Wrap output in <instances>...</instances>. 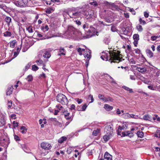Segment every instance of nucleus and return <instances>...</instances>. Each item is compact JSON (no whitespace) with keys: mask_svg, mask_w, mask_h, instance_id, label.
Segmentation results:
<instances>
[{"mask_svg":"<svg viewBox=\"0 0 160 160\" xmlns=\"http://www.w3.org/2000/svg\"><path fill=\"white\" fill-rule=\"evenodd\" d=\"M120 52H117L110 50L109 51V56L105 55V56L102 55L101 58L103 60H108L111 63L112 62L118 63L122 60V57H121ZM124 60V59H123Z\"/></svg>","mask_w":160,"mask_h":160,"instance_id":"nucleus-1","label":"nucleus"},{"mask_svg":"<svg viewBox=\"0 0 160 160\" xmlns=\"http://www.w3.org/2000/svg\"><path fill=\"white\" fill-rule=\"evenodd\" d=\"M81 33L74 27L69 26L68 30L65 33V35L68 38H74L80 35Z\"/></svg>","mask_w":160,"mask_h":160,"instance_id":"nucleus-2","label":"nucleus"},{"mask_svg":"<svg viewBox=\"0 0 160 160\" xmlns=\"http://www.w3.org/2000/svg\"><path fill=\"white\" fill-rule=\"evenodd\" d=\"M70 18H79L80 16V12H78L74 7L68 8L65 12Z\"/></svg>","mask_w":160,"mask_h":160,"instance_id":"nucleus-3","label":"nucleus"},{"mask_svg":"<svg viewBox=\"0 0 160 160\" xmlns=\"http://www.w3.org/2000/svg\"><path fill=\"white\" fill-rule=\"evenodd\" d=\"M97 16V13L93 11L90 10H88L84 14L85 18L86 19L89 20L90 21L92 19H94Z\"/></svg>","mask_w":160,"mask_h":160,"instance_id":"nucleus-4","label":"nucleus"},{"mask_svg":"<svg viewBox=\"0 0 160 160\" xmlns=\"http://www.w3.org/2000/svg\"><path fill=\"white\" fill-rule=\"evenodd\" d=\"M57 101L62 104H66L68 103V101L66 97L62 94L60 93L57 96Z\"/></svg>","mask_w":160,"mask_h":160,"instance_id":"nucleus-5","label":"nucleus"},{"mask_svg":"<svg viewBox=\"0 0 160 160\" xmlns=\"http://www.w3.org/2000/svg\"><path fill=\"white\" fill-rule=\"evenodd\" d=\"M28 2V0H20L18 1H16L13 3L16 6L22 7H26Z\"/></svg>","mask_w":160,"mask_h":160,"instance_id":"nucleus-6","label":"nucleus"},{"mask_svg":"<svg viewBox=\"0 0 160 160\" xmlns=\"http://www.w3.org/2000/svg\"><path fill=\"white\" fill-rule=\"evenodd\" d=\"M104 132L107 134H112L113 133V126L112 124L107 125L105 127Z\"/></svg>","mask_w":160,"mask_h":160,"instance_id":"nucleus-7","label":"nucleus"},{"mask_svg":"<svg viewBox=\"0 0 160 160\" xmlns=\"http://www.w3.org/2000/svg\"><path fill=\"white\" fill-rule=\"evenodd\" d=\"M134 129H135L134 128H132L131 129V131H128L122 132V136L125 137L128 136L129 137H132L134 134L133 133L131 132V131H132L134 130Z\"/></svg>","mask_w":160,"mask_h":160,"instance_id":"nucleus-8","label":"nucleus"},{"mask_svg":"<svg viewBox=\"0 0 160 160\" xmlns=\"http://www.w3.org/2000/svg\"><path fill=\"white\" fill-rule=\"evenodd\" d=\"M41 147L45 150L50 149L51 147V145L47 142H43L41 144Z\"/></svg>","mask_w":160,"mask_h":160,"instance_id":"nucleus-9","label":"nucleus"},{"mask_svg":"<svg viewBox=\"0 0 160 160\" xmlns=\"http://www.w3.org/2000/svg\"><path fill=\"white\" fill-rule=\"evenodd\" d=\"M50 120L55 125L59 126L60 127H62V124L58 121L56 118H51Z\"/></svg>","mask_w":160,"mask_h":160,"instance_id":"nucleus-10","label":"nucleus"},{"mask_svg":"<svg viewBox=\"0 0 160 160\" xmlns=\"http://www.w3.org/2000/svg\"><path fill=\"white\" fill-rule=\"evenodd\" d=\"M5 124V117L2 115H0V127L4 126Z\"/></svg>","mask_w":160,"mask_h":160,"instance_id":"nucleus-11","label":"nucleus"},{"mask_svg":"<svg viewBox=\"0 0 160 160\" xmlns=\"http://www.w3.org/2000/svg\"><path fill=\"white\" fill-rule=\"evenodd\" d=\"M91 51L89 49L87 50L86 52L84 54L85 58H87L88 59H89L91 58Z\"/></svg>","mask_w":160,"mask_h":160,"instance_id":"nucleus-12","label":"nucleus"},{"mask_svg":"<svg viewBox=\"0 0 160 160\" xmlns=\"http://www.w3.org/2000/svg\"><path fill=\"white\" fill-rule=\"evenodd\" d=\"M112 136V134H107V135L103 136V139L105 142L108 141Z\"/></svg>","mask_w":160,"mask_h":160,"instance_id":"nucleus-13","label":"nucleus"},{"mask_svg":"<svg viewBox=\"0 0 160 160\" xmlns=\"http://www.w3.org/2000/svg\"><path fill=\"white\" fill-rule=\"evenodd\" d=\"M13 89L12 86H11L8 87L7 90L6 95H11L12 93Z\"/></svg>","mask_w":160,"mask_h":160,"instance_id":"nucleus-14","label":"nucleus"},{"mask_svg":"<svg viewBox=\"0 0 160 160\" xmlns=\"http://www.w3.org/2000/svg\"><path fill=\"white\" fill-rule=\"evenodd\" d=\"M65 50L62 47H60L59 49V53L58 54V56L65 55Z\"/></svg>","mask_w":160,"mask_h":160,"instance_id":"nucleus-15","label":"nucleus"},{"mask_svg":"<svg viewBox=\"0 0 160 160\" xmlns=\"http://www.w3.org/2000/svg\"><path fill=\"white\" fill-rule=\"evenodd\" d=\"M136 69L137 71L141 73L145 72L147 70L146 68L143 67H137Z\"/></svg>","mask_w":160,"mask_h":160,"instance_id":"nucleus-16","label":"nucleus"},{"mask_svg":"<svg viewBox=\"0 0 160 160\" xmlns=\"http://www.w3.org/2000/svg\"><path fill=\"white\" fill-rule=\"evenodd\" d=\"M50 52L48 51H46L43 55V57L46 58H48L51 57Z\"/></svg>","mask_w":160,"mask_h":160,"instance_id":"nucleus-17","label":"nucleus"},{"mask_svg":"<svg viewBox=\"0 0 160 160\" xmlns=\"http://www.w3.org/2000/svg\"><path fill=\"white\" fill-rule=\"evenodd\" d=\"M103 160H111V155L108 153H105Z\"/></svg>","mask_w":160,"mask_h":160,"instance_id":"nucleus-18","label":"nucleus"},{"mask_svg":"<svg viewBox=\"0 0 160 160\" xmlns=\"http://www.w3.org/2000/svg\"><path fill=\"white\" fill-rule=\"evenodd\" d=\"M143 119L145 120H148L151 121L152 120V118L151 116L148 114H145L144 115L143 117Z\"/></svg>","mask_w":160,"mask_h":160,"instance_id":"nucleus-19","label":"nucleus"},{"mask_svg":"<svg viewBox=\"0 0 160 160\" xmlns=\"http://www.w3.org/2000/svg\"><path fill=\"white\" fill-rule=\"evenodd\" d=\"M146 52L147 56L149 58H152L153 56V53L149 49H147Z\"/></svg>","mask_w":160,"mask_h":160,"instance_id":"nucleus-20","label":"nucleus"},{"mask_svg":"<svg viewBox=\"0 0 160 160\" xmlns=\"http://www.w3.org/2000/svg\"><path fill=\"white\" fill-rule=\"evenodd\" d=\"M104 108L106 110L108 111H109L110 110H111L113 108L112 106H110L109 105L107 104H105Z\"/></svg>","mask_w":160,"mask_h":160,"instance_id":"nucleus-21","label":"nucleus"},{"mask_svg":"<svg viewBox=\"0 0 160 160\" xmlns=\"http://www.w3.org/2000/svg\"><path fill=\"white\" fill-rule=\"evenodd\" d=\"M54 10V8H49L47 9L46 12L48 14H50L53 12Z\"/></svg>","mask_w":160,"mask_h":160,"instance_id":"nucleus-22","label":"nucleus"},{"mask_svg":"<svg viewBox=\"0 0 160 160\" xmlns=\"http://www.w3.org/2000/svg\"><path fill=\"white\" fill-rule=\"evenodd\" d=\"M139 35L138 34H134L133 37V38L136 42V44H138V41L139 40Z\"/></svg>","mask_w":160,"mask_h":160,"instance_id":"nucleus-23","label":"nucleus"},{"mask_svg":"<svg viewBox=\"0 0 160 160\" xmlns=\"http://www.w3.org/2000/svg\"><path fill=\"white\" fill-rule=\"evenodd\" d=\"M67 138L65 137H62L60 138L58 140V142L59 143H62L64 141L66 140Z\"/></svg>","mask_w":160,"mask_h":160,"instance_id":"nucleus-24","label":"nucleus"},{"mask_svg":"<svg viewBox=\"0 0 160 160\" xmlns=\"http://www.w3.org/2000/svg\"><path fill=\"white\" fill-rule=\"evenodd\" d=\"M88 106L86 104H84L82 106V108L81 109H79V108H78V109L79 111H84L86 110Z\"/></svg>","mask_w":160,"mask_h":160,"instance_id":"nucleus-25","label":"nucleus"},{"mask_svg":"<svg viewBox=\"0 0 160 160\" xmlns=\"http://www.w3.org/2000/svg\"><path fill=\"white\" fill-rule=\"evenodd\" d=\"M137 135L138 137L142 138L144 136V133L142 131H138L137 133Z\"/></svg>","mask_w":160,"mask_h":160,"instance_id":"nucleus-26","label":"nucleus"},{"mask_svg":"<svg viewBox=\"0 0 160 160\" xmlns=\"http://www.w3.org/2000/svg\"><path fill=\"white\" fill-rule=\"evenodd\" d=\"M77 50L80 55H82V52L84 51L85 50L84 49H82L80 48H77Z\"/></svg>","mask_w":160,"mask_h":160,"instance_id":"nucleus-27","label":"nucleus"},{"mask_svg":"<svg viewBox=\"0 0 160 160\" xmlns=\"http://www.w3.org/2000/svg\"><path fill=\"white\" fill-rule=\"evenodd\" d=\"M152 120L155 121H159L160 120V118L157 115H155L152 118Z\"/></svg>","mask_w":160,"mask_h":160,"instance_id":"nucleus-28","label":"nucleus"},{"mask_svg":"<svg viewBox=\"0 0 160 160\" xmlns=\"http://www.w3.org/2000/svg\"><path fill=\"white\" fill-rule=\"evenodd\" d=\"M122 88L125 89V90L129 91V92L130 93H132L133 92V90L132 89L128 87H127L126 86H122Z\"/></svg>","mask_w":160,"mask_h":160,"instance_id":"nucleus-29","label":"nucleus"},{"mask_svg":"<svg viewBox=\"0 0 160 160\" xmlns=\"http://www.w3.org/2000/svg\"><path fill=\"white\" fill-rule=\"evenodd\" d=\"M17 41L16 40H13L10 42V47L12 48H13L15 46V44L16 43Z\"/></svg>","mask_w":160,"mask_h":160,"instance_id":"nucleus-30","label":"nucleus"},{"mask_svg":"<svg viewBox=\"0 0 160 160\" xmlns=\"http://www.w3.org/2000/svg\"><path fill=\"white\" fill-rule=\"evenodd\" d=\"M20 129L22 130L21 132L23 134L25 133L27 130L25 127L23 126L20 128Z\"/></svg>","mask_w":160,"mask_h":160,"instance_id":"nucleus-31","label":"nucleus"},{"mask_svg":"<svg viewBox=\"0 0 160 160\" xmlns=\"http://www.w3.org/2000/svg\"><path fill=\"white\" fill-rule=\"evenodd\" d=\"M3 34L5 37H9L11 36L12 33L11 32L7 31L3 33Z\"/></svg>","mask_w":160,"mask_h":160,"instance_id":"nucleus-32","label":"nucleus"},{"mask_svg":"<svg viewBox=\"0 0 160 160\" xmlns=\"http://www.w3.org/2000/svg\"><path fill=\"white\" fill-rule=\"evenodd\" d=\"M113 99L110 97H105L104 98L103 101H104L105 102H107L108 101L112 102L113 101Z\"/></svg>","mask_w":160,"mask_h":160,"instance_id":"nucleus-33","label":"nucleus"},{"mask_svg":"<svg viewBox=\"0 0 160 160\" xmlns=\"http://www.w3.org/2000/svg\"><path fill=\"white\" fill-rule=\"evenodd\" d=\"M136 28L138 31L141 32L142 31L143 29L141 25H138L136 27Z\"/></svg>","mask_w":160,"mask_h":160,"instance_id":"nucleus-34","label":"nucleus"},{"mask_svg":"<svg viewBox=\"0 0 160 160\" xmlns=\"http://www.w3.org/2000/svg\"><path fill=\"white\" fill-rule=\"evenodd\" d=\"M20 49L19 48H17V51L15 52L14 53V57L13 58L16 57L17 56V55L18 54L19 52L20 51Z\"/></svg>","mask_w":160,"mask_h":160,"instance_id":"nucleus-35","label":"nucleus"},{"mask_svg":"<svg viewBox=\"0 0 160 160\" xmlns=\"http://www.w3.org/2000/svg\"><path fill=\"white\" fill-rule=\"evenodd\" d=\"M122 116L124 118H130V114H129V113H123L122 115Z\"/></svg>","mask_w":160,"mask_h":160,"instance_id":"nucleus-36","label":"nucleus"},{"mask_svg":"<svg viewBox=\"0 0 160 160\" xmlns=\"http://www.w3.org/2000/svg\"><path fill=\"white\" fill-rule=\"evenodd\" d=\"M27 30L29 33H32L33 32L32 27L31 26H29L27 28Z\"/></svg>","mask_w":160,"mask_h":160,"instance_id":"nucleus-37","label":"nucleus"},{"mask_svg":"<svg viewBox=\"0 0 160 160\" xmlns=\"http://www.w3.org/2000/svg\"><path fill=\"white\" fill-rule=\"evenodd\" d=\"M11 18L9 17H7L5 18V20L7 23L9 24L11 21Z\"/></svg>","mask_w":160,"mask_h":160,"instance_id":"nucleus-38","label":"nucleus"},{"mask_svg":"<svg viewBox=\"0 0 160 160\" xmlns=\"http://www.w3.org/2000/svg\"><path fill=\"white\" fill-rule=\"evenodd\" d=\"M28 82L31 81L33 79L31 75H28L26 78Z\"/></svg>","mask_w":160,"mask_h":160,"instance_id":"nucleus-39","label":"nucleus"},{"mask_svg":"<svg viewBox=\"0 0 160 160\" xmlns=\"http://www.w3.org/2000/svg\"><path fill=\"white\" fill-rule=\"evenodd\" d=\"M48 29V26L47 25H45L44 27L42 28V29L44 32L47 31Z\"/></svg>","mask_w":160,"mask_h":160,"instance_id":"nucleus-40","label":"nucleus"},{"mask_svg":"<svg viewBox=\"0 0 160 160\" xmlns=\"http://www.w3.org/2000/svg\"><path fill=\"white\" fill-rule=\"evenodd\" d=\"M100 130L98 129H97L96 130H94L92 132V135L94 136H97Z\"/></svg>","mask_w":160,"mask_h":160,"instance_id":"nucleus-41","label":"nucleus"},{"mask_svg":"<svg viewBox=\"0 0 160 160\" xmlns=\"http://www.w3.org/2000/svg\"><path fill=\"white\" fill-rule=\"evenodd\" d=\"M43 61H42V60L40 59H39L38 60H37L36 61V62L37 63V64L39 66L42 65V64H43Z\"/></svg>","mask_w":160,"mask_h":160,"instance_id":"nucleus-42","label":"nucleus"},{"mask_svg":"<svg viewBox=\"0 0 160 160\" xmlns=\"http://www.w3.org/2000/svg\"><path fill=\"white\" fill-rule=\"evenodd\" d=\"M12 124L13 125V128H16L18 127V123L17 122H16L15 121L13 122Z\"/></svg>","mask_w":160,"mask_h":160,"instance_id":"nucleus-43","label":"nucleus"},{"mask_svg":"<svg viewBox=\"0 0 160 160\" xmlns=\"http://www.w3.org/2000/svg\"><path fill=\"white\" fill-rule=\"evenodd\" d=\"M38 68L35 65H33L32 66V70L33 71H36L38 69Z\"/></svg>","mask_w":160,"mask_h":160,"instance_id":"nucleus-44","label":"nucleus"},{"mask_svg":"<svg viewBox=\"0 0 160 160\" xmlns=\"http://www.w3.org/2000/svg\"><path fill=\"white\" fill-rule=\"evenodd\" d=\"M0 8L6 11V7L3 4H0Z\"/></svg>","mask_w":160,"mask_h":160,"instance_id":"nucleus-45","label":"nucleus"},{"mask_svg":"<svg viewBox=\"0 0 160 160\" xmlns=\"http://www.w3.org/2000/svg\"><path fill=\"white\" fill-rule=\"evenodd\" d=\"M139 21L140 24L143 25H145L146 23V22L144 20H142L141 18H139Z\"/></svg>","mask_w":160,"mask_h":160,"instance_id":"nucleus-46","label":"nucleus"},{"mask_svg":"<svg viewBox=\"0 0 160 160\" xmlns=\"http://www.w3.org/2000/svg\"><path fill=\"white\" fill-rule=\"evenodd\" d=\"M31 65V62L28 63V64L25 67V70H28L30 68Z\"/></svg>","mask_w":160,"mask_h":160,"instance_id":"nucleus-47","label":"nucleus"},{"mask_svg":"<svg viewBox=\"0 0 160 160\" xmlns=\"http://www.w3.org/2000/svg\"><path fill=\"white\" fill-rule=\"evenodd\" d=\"M138 118V116L137 115H135L133 114H130V118H131L137 119Z\"/></svg>","mask_w":160,"mask_h":160,"instance_id":"nucleus-48","label":"nucleus"},{"mask_svg":"<svg viewBox=\"0 0 160 160\" xmlns=\"http://www.w3.org/2000/svg\"><path fill=\"white\" fill-rule=\"evenodd\" d=\"M72 151L71 147H69L67 150V152L68 154H70Z\"/></svg>","mask_w":160,"mask_h":160,"instance_id":"nucleus-49","label":"nucleus"},{"mask_svg":"<svg viewBox=\"0 0 160 160\" xmlns=\"http://www.w3.org/2000/svg\"><path fill=\"white\" fill-rule=\"evenodd\" d=\"M89 4L91 5H93L95 6H96L98 5V4L95 1H93L92 2H91Z\"/></svg>","mask_w":160,"mask_h":160,"instance_id":"nucleus-50","label":"nucleus"},{"mask_svg":"<svg viewBox=\"0 0 160 160\" xmlns=\"http://www.w3.org/2000/svg\"><path fill=\"white\" fill-rule=\"evenodd\" d=\"M14 139L17 141H19L20 140L18 136L16 135H14Z\"/></svg>","mask_w":160,"mask_h":160,"instance_id":"nucleus-51","label":"nucleus"},{"mask_svg":"<svg viewBox=\"0 0 160 160\" xmlns=\"http://www.w3.org/2000/svg\"><path fill=\"white\" fill-rule=\"evenodd\" d=\"M104 42L106 44H108L109 43V40L108 38H105L104 40Z\"/></svg>","mask_w":160,"mask_h":160,"instance_id":"nucleus-52","label":"nucleus"},{"mask_svg":"<svg viewBox=\"0 0 160 160\" xmlns=\"http://www.w3.org/2000/svg\"><path fill=\"white\" fill-rule=\"evenodd\" d=\"M76 101L78 103V104H80L82 102V99L79 98H76L75 99Z\"/></svg>","mask_w":160,"mask_h":160,"instance_id":"nucleus-53","label":"nucleus"},{"mask_svg":"<svg viewBox=\"0 0 160 160\" xmlns=\"http://www.w3.org/2000/svg\"><path fill=\"white\" fill-rule=\"evenodd\" d=\"M98 98L101 100H102L103 101L104 97L103 95H102V94H99L98 95Z\"/></svg>","mask_w":160,"mask_h":160,"instance_id":"nucleus-54","label":"nucleus"},{"mask_svg":"<svg viewBox=\"0 0 160 160\" xmlns=\"http://www.w3.org/2000/svg\"><path fill=\"white\" fill-rule=\"evenodd\" d=\"M129 8V11L132 12V13L133 14V15H135L136 14V12L134 10V9L132 8Z\"/></svg>","mask_w":160,"mask_h":160,"instance_id":"nucleus-55","label":"nucleus"},{"mask_svg":"<svg viewBox=\"0 0 160 160\" xmlns=\"http://www.w3.org/2000/svg\"><path fill=\"white\" fill-rule=\"evenodd\" d=\"M10 117L12 119H15L16 118V115L14 114H12L10 115Z\"/></svg>","mask_w":160,"mask_h":160,"instance_id":"nucleus-56","label":"nucleus"},{"mask_svg":"<svg viewBox=\"0 0 160 160\" xmlns=\"http://www.w3.org/2000/svg\"><path fill=\"white\" fill-rule=\"evenodd\" d=\"M158 38V36H152L151 37V40L152 41H154L156 40V39Z\"/></svg>","mask_w":160,"mask_h":160,"instance_id":"nucleus-57","label":"nucleus"},{"mask_svg":"<svg viewBox=\"0 0 160 160\" xmlns=\"http://www.w3.org/2000/svg\"><path fill=\"white\" fill-rule=\"evenodd\" d=\"M12 101L11 100L8 101V107L9 108H11L12 106Z\"/></svg>","mask_w":160,"mask_h":160,"instance_id":"nucleus-58","label":"nucleus"},{"mask_svg":"<svg viewBox=\"0 0 160 160\" xmlns=\"http://www.w3.org/2000/svg\"><path fill=\"white\" fill-rule=\"evenodd\" d=\"M155 137L160 138V132H158L157 131V133L155 134Z\"/></svg>","mask_w":160,"mask_h":160,"instance_id":"nucleus-59","label":"nucleus"},{"mask_svg":"<svg viewBox=\"0 0 160 160\" xmlns=\"http://www.w3.org/2000/svg\"><path fill=\"white\" fill-rule=\"evenodd\" d=\"M89 97L90 98L91 100V102H90V103L94 101V99L93 98V97L92 95H90L89 96Z\"/></svg>","mask_w":160,"mask_h":160,"instance_id":"nucleus-60","label":"nucleus"},{"mask_svg":"<svg viewBox=\"0 0 160 160\" xmlns=\"http://www.w3.org/2000/svg\"><path fill=\"white\" fill-rule=\"evenodd\" d=\"M130 78L132 80H135L136 79V77L134 75H130Z\"/></svg>","mask_w":160,"mask_h":160,"instance_id":"nucleus-61","label":"nucleus"},{"mask_svg":"<svg viewBox=\"0 0 160 160\" xmlns=\"http://www.w3.org/2000/svg\"><path fill=\"white\" fill-rule=\"evenodd\" d=\"M134 51L137 54H139L140 53V51L138 49H135Z\"/></svg>","mask_w":160,"mask_h":160,"instance_id":"nucleus-62","label":"nucleus"},{"mask_svg":"<svg viewBox=\"0 0 160 160\" xmlns=\"http://www.w3.org/2000/svg\"><path fill=\"white\" fill-rule=\"evenodd\" d=\"M75 105L74 104H72L71 106L70 109L72 110H74L75 109Z\"/></svg>","mask_w":160,"mask_h":160,"instance_id":"nucleus-63","label":"nucleus"},{"mask_svg":"<svg viewBox=\"0 0 160 160\" xmlns=\"http://www.w3.org/2000/svg\"><path fill=\"white\" fill-rule=\"evenodd\" d=\"M144 16L145 18H148L149 16L148 13L147 12H144Z\"/></svg>","mask_w":160,"mask_h":160,"instance_id":"nucleus-64","label":"nucleus"}]
</instances>
